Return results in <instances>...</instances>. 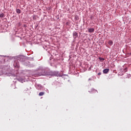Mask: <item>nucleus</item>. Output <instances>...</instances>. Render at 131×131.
Returning <instances> with one entry per match:
<instances>
[{"mask_svg":"<svg viewBox=\"0 0 131 131\" xmlns=\"http://www.w3.org/2000/svg\"><path fill=\"white\" fill-rule=\"evenodd\" d=\"M48 76H57L59 77H62V75L60 74L59 72L54 71V72H48Z\"/></svg>","mask_w":131,"mask_h":131,"instance_id":"obj_1","label":"nucleus"},{"mask_svg":"<svg viewBox=\"0 0 131 131\" xmlns=\"http://www.w3.org/2000/svg\"><path fill=\"white\" fill-rule=\"evenodd\" d=\"M49 72L47 71L46 69H42L41 71H39V72L38 73L39 76L41 75H48Z\"/></svg>","mask_w":131,"mask_h":131,"instance_id":"obj_2","label":"nucleus"},{"mask_svg":"<svg viewBox=\"0 0 131 131\" xmlns=\"http://www.w3.org/2000/svg\"><path fill=\"white\" fill-rule=\"evenodd\" d=\"M73 38L75 39L77 37H78V33L75 31H74L73 33Z\"/></svg>","mask_w":131,"mask_h":131,"instance_id":"obj_3","label":"nucleus"},{"mask_svg":"<svg viewBox=\"0 0 131 131\" xmlns=\"http://www.w3.org/2000/svg\"><path fill=\"white\" fill-rule=\"evenodd\" d=\"M110 71V70L109 69H105L103 70V73H104V74H107V73H108Z\"/></svg>","mask_w":131,"mask_h":131,"instance_id":"obj_4","label":"nucleus"},{"mask_svg":"<svg viewBox=\"0 0 131 131\" xmlns=\"http://www.w3.org/2000/svg\"><path fill=\"white\" fill-rule=\"evenodd\" d=\"M90 94L93 93H98V91L94 88L91 89V91H89Z\"/></svg>","mask_w":131,"mask_h":131,"instance_id":"obj_5","label":"nucleus"},{"mask_svg":"<svg viewBox=\"0 0 131 131\" xmlns=\"http://www.w3.org/2000/svg\"><path fill=\"white\" fill-rule=\"evenodd\" d=\"M95 32V29L94 28H89L88 29V32H90V33H92V32Z\"/></svg>","mask_w":131,"mask_h":131,"instance_id":"obj_6","label":"nucleus"},{"mask_svg":"<svg viewBox=\"0 0 131 131\" xmlns=\"http://www.w3.org/2000/svg\"><path fill=\"white\" fill-rule=\"evenodd\" d=\"M36 88L38 90V91H40L42 89V86L41 85L38 84L36 86Z\"/></svg>","mask_w":131,"mask_h":131,"instance_id":"obj_7","label":"nucleus"},{"mask_svg":"<svg viewBox=\"0 0 131 131\" xmlns=\"http://www.w3.org/2000/svg\"><path fill=\"white\" fill-rule=\"evenodd\" d=\"M17 80H18V81H19L20 82H23V81L24 80L23 79V78H21V77H17L16 78Z\"/></svg>","mask_w":131,"mask_h":131,"instance_id":"obj_8","label":"nucleus"},{"mask_svg":"<svg viewBox=\"0 0 131 131\" xmlns=\"http://www.w3.org/2000/svg\"><path fill=\"white\" fill-rule=\"evenodd\" d=\"M18 60H19V61H21V62H24V61H25V58H24V57L21 56L18 59Z\"/></svg>","mask_w":131,"mask_h":131,"instance_id":"obj_9","label":"nucleus"},{"mask_svg":"<svg viewBox=\"0 0 131 131\" xmlns=\"http://www.w3.org/2000/svg\"><path fill=\"white\" fill-rule=\"evenodd\" d=\"M17 14H20L21 13V10L19 9H16V10Z\"/></svg>","mask_w":131,"mask_h":131,"instance_id":"obj_10","label":"nucleus"},{"mask_svg":"<svg viewBox=\"0 0 131 131\" xmlns=\"http://www.w3.org/2000/svg\"><path fill=\"white\" fill-rule=\"evenodd\" d=\"M98 59L99 61H101V62H103V61H105V59L103 57H99Z\"/></svg>","mask_w":131,"mask_h":131,"instance_id":"obj_11","label":"nucleus"},{"mask_svg":"<svg viewBox=\"0 0 131 131\" xmlns=\"http://www.w3.org/2000/svg\"><path fill=\"white\" fill-rule=\"evenodd\" d=\"M108 45L112 46V45H113V41L112 40H110L108 41Z\"/></svg>","mask_w":131,"mask_h":131,"instance_id":"obj_12","label":"nucleus"},{"mask_svg":"<svg viewBox=\"0 0 131 131\" xmlns=\"http://www.w3.org/2000/svg\"><path fill=\"white\" fill-rule=\"evenodd\" d=\"M4 17H5V14H4V13L0 14V18H4Z\"/></svg>","mask_w":131,"mask_h":131,"instance_id":"obj_13","label":"nucleus"},{"mask_svg":"<svg viewBox=\"0 0 131 131\" xmlns=\"http://www.w3.org/2000/svg\"><path fill=\"white\" fill-rule=\"evenodd\" d=\"M43 95H45V92H40L39 93V96H43Z\"/></svg>","mask_w":131,"mask_h":131,"instance_id":"obj_14","label":"nucleus"},{"mask_svg":"<svg viewBox=\"0 0 131 131\" xmlns=\"http://www.w3.org/2000/svg\"><path fill=\"white\" fill-rule=\"evenodd\" d=\"M127 68H125V69H123L122 72H124L125 73V72H127Z\"/></svg>","mask_w":131,"mask_h":131,"instance_id":"obj_15","label":"nucleus"},{"mask_svg":"<svg viewBox=\"0 0 131 131\" xmlns=\"http://www.w3.org/2000/svg\"><path fill=\"white\" fill-rule=\"evenodd\" d=\"M36 17H37L36 15H34L33 16V20H36Z\"/></svg>","mask_w":131,"mask_h":131,"instance_id":"obj_16","label":"nucleus"},{"mask_svg":"<svg viewBox=\"0 0 131 131\" xmlns=\"http://www.w3.org/2000/svg\"><path fill=\"white\" fill-rule=\"evenodd\" d=\"M16 66H15V67L18 68L19 67V65L18 64V62H16Z\"/></svg>","mask_w":131,"mask_h":131,"instance_id":"obj_17","label":"nucleus"},{"mask_svg":"<svg viewBox=\"0 0 131 131\" xmlns=\"http://www.w3.org/2000/svg\"><path fill=\"white\" fill-rule=\"evenodd\" d=\"M101 74H102V73L99 72L98 73V75H101Z\"/></svg>","mask_w":131,"mask_h":131,"instance_id":"obj_18","label":"nucleus"},{"mask_svg":"<svg viewBox=\"0 0 131 131\" xmlns=\"http://www.w3.org/2000/svg\"><path fill=\"white\" fill-rule=\"evenodd\" d=\"M88 80L90 81V80H93V79L92 78H90Z\"/></svg>","mask_w":131,"mask_h":131,"instance_id":"obj_19","label":"nucleus"},{"mask_svg":"<svg viewBox=\"0 0 131 131\" xmlns=\"http://www.w3.org/2000/svg\"><path fill=\"white\" fill-rule=\"evenodd\" d=\"M91 70V68H90L89 69V70Z\"/></svg>","mask_w":131,"mask_h":131,"instance_id":"obj_20","label":"nucleus"},{"mask_svg":"<svg viewBox=\"0 0 131 131\" xmlns=\"http://www.w3.org/2000/svg\"><path fill=\"white\" fill-rule=\"evenodd\" d=\"M91 19H93L92 17H91Z\"/></svg>","mask_w":131,"mask_h":131,"instance_id":"obj_21","label":"nucleus"}]
</instances>
